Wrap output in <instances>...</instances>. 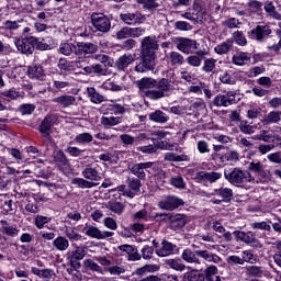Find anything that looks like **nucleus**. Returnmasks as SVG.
<instances>
[{"label":"nucleus","instance_id":"nucleus-52","mask_svg":"<svg viewBox=\"0 0 281 281\" xmlns=\"http://www.w3.org/2000/svg\"><path fill=\"white\" fill-rule=\"evenodd\" d=\"M165 161H188V155H178L176 153H167L164 156Z\"/></svg>","mask_w":281,"mask_h":281},{"label":"nucleus","instance_id":"nucleus-46","mask_svg":"<svg viewBox=\"0 0 281 281\" xmlns=\"http://www.w3.org/2000/svg\"><path fill=\"white\" fill-rule=\"evenodd\" d=\"M149 120H151V122L165 124V122H168V115H166L161 110H156L154 113L149 114Z\"/></svg>","mask_w":281,"mask_h":281},{"label":"nucleus","instance_id":"nucleus-4","mask_svg":"<svg viewBox=\"0 0 281 281\" xmlns=\"http://www.w3.org/2000/svg\"><path fill=\"white\" fill-rule=\"evenodd\" d=\"M157 49H159V43L153 36H145L140 41V56L157 59Z\"/></svg>","mask_w":281,"mask_h":281},{"label":"nucleus","instance_id":"nucleus-53","mask_svg":"<svg viewBox=\"0 0 281 281\" xmlns=\"http://www.w3.org/2000/svg\"><path fill=\"white\" fill-rule=\"evenodd\" d=\"M102 89L105 91H123L124 86L117 85L115 81L106 80L103 82Z\"/></svg>","mask_w":281,"mask_h":281},{"label":"nucleus","instance_id":"nucleus-17","mask_svg":"<svg viewBox=\"0 0 281 281\" xmlns=\"http://www.w3.org/2000/svg\"><path fill=\"white\" fill-rule=\"evenodd\" d=\"M156 254L159 258H166L167 256H172V254H179V247L165 239L161 241V247L156 250Z\"/></svg>","mask_w":281,"mask_h":281},{"label":"nucleus","instance_id":"nucleus-2","mask_svg":"<svg viewBox=\"0 0 281 281\" xmlns=\"http://www.w3.org/2000/svg\"><path fill=\"white\" fill-rule=\"evenodd\" d=\"M224 177L228 183L236 186V188H243V186H246V183H259L251 172L243 170L238 167H235L232 170H226L224 172Z\"/></svg>","mask_w":281,"mask_h":281},{"label":"nucleus","instance_id":"nucleus-8","mask_svg":"<svg viewBox=\"0 0 281 281\" xmlns=\"http://www.w3.org/2000/svg\"><path fill=\"white\" fill-rule=\"evenodd\" d=\"M236 102V92L234 91H224L213 99V105L217 108L224 106L227 109V106H232Z\"/></svg>","mask_w":281,"mask_h":281},{"label":"nucleus","instance_id":"nucleus-38","mask_svg":"<svg viewBox=\"0 0 281 281\" xmlns=\"http://www.w3.org/2000/svg\"><path fill=\"white\" fill-rule=\"evenodd\" d=\"M53 247L57 251H67V249H69V239H67V237L58 236L53 240Z\"/></svg>","mask_w":281,"mask_h":281},{"label":"nucleus","instance_id":"nucleus-16","mask_svg":"<svg viewBox=\"0 0 281 281\" xmlns=\"http://www.w3.org/2000/svg\"><path fill=\"white\" fill-rule=\"evenodd\" d=\"M180 205H183V200L175 195L167 196L158 203V207H160V210H167L168 212L177 210Z\"/></svg>","mask_w":281,"mask_h":281},{"label":"nucleus","instance_id":"nucleus-21","mask_svg":"<svg viewBox=\"0 0 281 281\" xmlns=\"http://www.w3.org/2000/svg\"><path fill=\"white\" fill-rule=\"evenodd\" d=\"M75 249L69 250L66 254V260H85V256H87V246H78L74 245Z\"/></svg>","mask_w":281,"mask_h":281},{"label":"nucleus","instance_id":"nucleus-44","mask_svg":"<svg viewBox=\"0 0 281 281\" xmlns=\"http://www.w3.org/2000/svg\"><path fill=\"white\" fill-rule=\"evenodd\" d=\"M256 128H258V125L249 124L247 121H240L239 123V131L244 133V135H254Z\"/></svg>","mask_w":281,"mask_h":281},{"label":"nucleus","instance_id":"nucleus-41","mask_svg":"<svg viewBox=\"0 0 281 281\" xmlns=\"http://www.w3.org/2000/svg\"><path fill=\"white\" fill-rule=\"evenodd\" d=\"M0 95H3L4 98H9V100H19V98H25V92H21L16 88H12V89L2 91Z\"/></svg>","mask_w":281,"mask_h":281},{"label":"nucleus","instance_id":"nucleus-34","mask_svg":"<svg viewBox=\"0 0 281 281\" xmlns=\"http://www.w3.org/2000/svg\"><path fill=\"white\" fill-rule=\"evenodd\" d=\"M168 60L171 67H181L186 63V57L181 53L172 50L169 53Z\"/></svg>","mask_w":281,"mask_h":281},{"label":"nucleus","instance_id":"nucleus-28","mask_svg":"<svg viewBox=\"0 0 281 281\" xmlns=\"http://www.w3.org/2000/svg\"><path fill=\"white\" fill-rule=\"evenodd\" d=\"M119 249L120 251H125V254L128 255V260H132L133 262L142 260V255H139L137 248L131 245H121Z\"/></svg>","mask_w":281,"mask_h":281},{"label":"nucleus","instance_id":"nucleus-61","mask_svg":"<svg viewBox=\"0 0 281 281\" xmlns=\"http://www.w3.org/2000/svg\"><path fill=\"white\" fill-rule=\"evenodd\" d=\"M30 78H43V67L41 66H30L29 67Z\"/></svg>","mask_w":281,"mask_h":281},{"label":"nucleus","instance_id":"nucleus-54","mask_svg":"<svg viewBox=\"0 0 281 281\" xmlns=\"http://www.w3.org/2000/svg\"><path fill=\"white\" fill-rule=\"evenodd\" d=\"M76 144H91L93 142V135L91 133H81L75 137Z\"/></svg>","mask_w":281,"mask_h":281},{"label":"nucleus","instance_id":"nucleus-33","mask_svg":"<svg viewBox=\"0 0 281 281\" xmlns=\"http://www.w3.org/2000/svg\"><path fill=\"white\" fill-rule=\"evenodd\" d=\"M59 54H63V56H71V54H75L78 52V44L74 43H61L58 48Z\"/></svg>","mask_w":281,"mask_h":281},{"label":"nucleus","instance_id":"nucleus-20","mask_svg":"<svg viewBox=\"0 0 281 281\" xmlns=\"http://www.w3.org/2000/svg\"><path fill=\"white\" fill-rule=\"evenodd\" d=\"M133 63H135V55L124 54L116 59L114 65L117 71H125L130 65H133Z\"/></svg>","mask_w":281,"mask_h":281},{"label":"nucleus","instance_id":"nucleus-35","mask_svg":"<svg viewBox=\"0 0 281 281\" xmlns=\"http://www.w3.org/2000/svg\"><path fill=\"white\" fill-rule=\"evenodd\" d=\"M249 60H251V56L244 52L236 53L232 58L233 65H237L238 67H243L246 63H249Z\"/></svg>","mask_w":281,"mask_h":281},{"label":"nucleus","instance_id":"nucleus-62","mask_svg":"<svg viewBox=\"0 0 281 281\" xmlns=\"http://www.w3.org/2000/svg\"><path fill=\"white\" fill-rule=\"evenodd\" d=\"M66 236L70 240V243H78L82 240V235L76 233L72 228L66 229Z\"/></svg>","mask_w":281,"mask_h":281},{"label":"nucleus","instance_id":"nucleus-3","mask_svg":"<svg viewBox=\"0 0 281 281\" xmlns=\"http://www.w3.org/2000/svg\"><path fill=\"white\" fill-rule=\"evenodd\" d=\"M175 72H172L169 78H162L159 81H156V89L148 90L145 92L146 98L149 100H161V98H166V93H170V91H175Z\"/></svg>","mask_w":281,"mask_h":281},{"label":"nucleus","instance_id":"nucleus-12","mask_svg":"<svg viewBox=\"0 0 281 281\" xmlns=\"http://www.w3.org/2000/svg\"><path fill=\"white\" fill-rule=\"evenodd\" d=\"M233 234L237 240H240L241 243H246V245H250V247H255V249H262V245L260 240L256 238V235H254V233L235 231Z\"/></svg>","mask_w":281,"mask_h":281},{"label":"nucleus","instance_id":"nucleus-11","mask_svg":"<svg viewBox=\"0 0 281 281\" xmlns=\"http://www.w3.org/2000/svg\"><path fill=\"white\" fill-rule=\"evenodd\" d=\"M83 232L89 238H94L95 240H104L111 238L115 233L109 231H100L98 226L86 224Z\"/></svg>","mask_w":281,"mask_h":281},{"label":"nucleus","instance_id":"nucleus-26","mask_svg":"<svg viewBox=\"0 0 281 281\" xmlns=\"http://www.w3.org/2000/svg\"><path fill=\"white\" fill-rule=\"evenodd\" d=\"M81 175L85 179H87L88 181H90L92 183H93V181H101L102 180V176L100 175V171H98V169H95L91 166H87L82 170Z\"/></svg>","mask_w":281,"mask_h":281},{"label":"nucleus","instance_id":"nucleus-43","mask_svg":"<svg viewBox=\"0 0 281 281\" xmlns=\"http://www.w3.org/2000/svg\"><path fill=\"white\" fill-rule=\"evenodd\" d=\"M87 92L93 104H102L104 102V95L100 94L95 88H88Z\"/></svg>","mask_w":281,"mask_h":281},{"label":"nucleus","instance_id":"nucleus-49","mask_svg":"<svg viewBox=\"0 0 281 281\" xmlns=\"http://www.w3.org/2000/svg\"><path fill=\"white\" fill-rule=\"evenodd\" d=\"M216 69V59L214 58H206L204 59L203 66H202V71L204 74H212Z\"/></svg>","mask_w":281,"mask_h":281},{"label":"nucleus","instance_id":"nucleus-13","mask_svg":"<svg viewBox=\"0 0 281 281\" xmlns=\"http://www.w3.org/2000/svg\"><path fill=\"white\" fill-rule=\"evenodd\" d=\"M223 173L216 171H199L194 176L198 183H216Z\"/></svg>","mask_w":281,"mask_h":281},{"label":"nucleus","instance_id":"nucleus-57","mask_svg":"<svg viewBox=\"0 0 281 281\" xmlns=\"http://www.w3.org/2000/svg\"><path fill=\"white\" fill-rule=\"evenodd\" d=\"M224 27L228 30H238V25H240V20L236 18H228L227 20L222 22Z\"/></svg>","mask_w":281,"mask_h":281},{"label":"nucleus","instance_id":"nucleus-40","mask_svg":"<svg viewBox=\"0 0 281 281\" xmlns=\"http://www.w3.org/2000/svg\"><path fill=\"white\" fill-rule=\"evenodd\" d=\"M106 210H110V212H113V214H117V216L122 215L124 213V204L119 201H110L105 204Z\"/></svg>","mask_w":281,"mask_h":281},{"label":"nucleus","instance_id":"nucleus-39","mask_svg":"<svg viewBox=\"0 0 281 281\" xmlns=\"http://www.w3.org/2000/svg\"><path fill=\"white\" fill-rule=\"evenodd\" d=\"M71 184L81 188V190L95 188V186H98V183L91 182L85 178H74L71 179Z\"/></svg>","mask_w":281,"mask_h":281},{"label":"nucleus","instance_id":"nucleus-50","mask_svg":"<svg viewBox=\"0 0 281 281\" xmlns=\"http://www.w3.org/2000/svg\"><path fill=\"white\" fill-rule=\"evenodd\" d=\"M136 3L143 5L144 10H157L159 8L158 0H136Z\"/></svg>","mask_w":281,"mask_h":281},{"label":"nucleus","instance_id":"nucleus-15","mask_svg":"<svg viewBox=\"0 0 281 281\" xmlns=\"http://www.w3.org/2000/svg\"><path fill=\"white\" fill-rule=\"evenodd\" d=\"M156 60L157 59L153 57L140 55V63L135 66L134 71L137 74H146V71H153V69H155V65H157Z\"/></svg>","mask_w":281,"mask_h":281},{"label":"nucleus","instance_id":"nucleus-47","mask_svg":"<svg viewBox=\"0 0 281 281\" xmlns=\"http://www.w3.org/2000/svg\"><path fill=\"white\" fill-rule=\"evenodd\" d=\"M246 273L250 278H261L262 273H265V270L262 269V267L248 266L246 267Z\"/></svg>","mask_w":281,"mask_h":281},{"label":"nucleus","instance_id":"nucleus-51","mask_svg":"<svg viewBox=\"0 0 281 281\" xmlns=\"http://www.w3.org/2000/svg\"><path fill=\"white\" fill-rule=\"evenodd\" d=\"M240 159V155L236 150H227L224 155L221 156V160L225 161H238Z\"/></svg>","mask_w":281,"mask_h":281},{"label":"nucleus","instance_id":"nucleus-23","mask_svg":"<svg viewBox=\"0 0 281 281\" xmlns=\"http://www.w3.org/2000/svg\"><path fill=\"white\" fill-rule=\"evenodd\" d=\"M271 34V29L268 25H258L250 32L251 38L255 41H262Z\"/></svg>","mask_w":281,"mask_h":281},{"label":"nucleus","instance_id":"nucleus-42","mask_svg":"<svg viewBox=\"0 0 281 281\" xmlns=\"http://www.w3.org/2000/svg\"><path fill=\"white\" fill-rule=\"evenodd\" d=\"M92 60H97V63H101L103 67H113V59L105 54H94L92 55Z\"/></svg>","mask_w":281,"mask_h":281},{"label":"nucleus","instance_id":"nucleus-45","mask_svg":"<svg viewBox=\"0 0 281 281\" xmlns=\"http://www.w3.org/2000/svg\"><path fill=\"white\" fill-rule=\"evenodd\" d=\"M159 148H161V143L154 142L153 145L137 147V150H139V153H145L146 155H153L154 153H157V150H159Z\"/></svg>","mask_w":281,"mask_h":281},{"label":"nucleus","instance_id":"nucleus-18","mask_svg":"<svg viewBox=\"0 0 281 281\" xmlns=\"http://www.w3.org/2000/svg\"><path fill=\"white\" fill-rule=\"evenodd\" d=\"M151 161L147 162H139V164H134L132 167H130V171L132 175L137 177V179H146V172L144 170H149V168H153Z\"/></svg>","mask_w":281,"mask_h":281},{"label":"nucleus","instance_id":"nucleus-10","mask_svg":"<svg viewBox=\"0 0 281 281\" xmlns=\"http://www.w3.org/2000/svg\"><path fill=\"white\" fill-rule=\"evenodd\" d=\"M34 43H38V37L30 36L25 38H15L14 44L20 54H32L34 52Z\"/></svg>","mask_w":281,"mask_h":281},{"label":"nucleus","instance_id":"nucleus-64","mask_svg":"<svg viewBox=\"0 0 281 281\" xmlns=\"http://www.w3.org/2000/svg\"><path fill=\"white\" fill-rule=\"evenodd\" d=\"M132 218H133L134 221H148V218H149V216H148V211H146V210L143 209V210H140V211L134 213V214L132 215Z\"/></svg>","mask_w":281,"mask_h":281},{"label":"nucleus","instance_id":"nucleus-22","mask_svg":"<svg viewBox=\"0 0 281 281\" xmlns=\"http://www.w3.org/2000/svg\"><path fill=\"white\" fill-rule=\"evenodd\" d=\"M55 104L61 106V109H69V106H74L76 104V97L64 94L56 97L52 100Z\"/></svg>","mask_w":281,"mask_h":281},{"label":"nucleus","instance_id":"nucleus-7","mask_svg":"<svg viewBox=\"0 0 281 281\" xmlns=\"http://www.w3.org/2000/svg\"><path fill=\"white\" fill-rule=\"evenodd\" d=\"M98 49H100V47H98V44L91 42H78L76 56L77 58H83V60H87V56H94Z\"/></svg>","mask_w":281,"mask_h":281},{"label":"nucleus","instance_id":"nucleus-5","mask_svg":"<svg viewBox=\"0 0 281 281\" xmlns=\"http://www.w3.org/2000/svg\"><path fill=\"white\" fill-rule=\"evenodd\" d=\"M246 171L256 175L259 178V182L269 183L271 181V171L265 169V165L260 160L250 161Z\"/></svg>","mask_w":281,"mask_h":281},{"label":"nucleus","instance_id":"nucleus-1","mask_svg":"<svg viewBox=\"0 0 281 281\" xmlns=\"http://www.w3.org/2000/svg\"><path fill=\"white\" fill-rule=\"evenodd\" d=\"M58 69H60V71H76L77 69H82L86 76H91V74L95 76H106V69L102 64L89 65V60L78 57L72 61L60 58Z\"/></svg>","mask_w":281,"mask_h":281},{"label":"nucleus","instance_id":"nucleus-59","mask_svg":"<svg viewBox=\"0 0 281 281\" xmlns=\"http://www.w3.org/2000/svg\"><path fill=\"white\" fill-rule=\"evenodd\" d=\"M241 260L245 262H249V265H256V255L251 250H244L241 252Z\"/></svg>","mask_w":281,"mask_h":281},{"label":"nucleus","instance_id":"nucleus-56","mask_svg":"<svg viewBox=\"0 0 281 281\" xmlns=\"http://www.w3.org/2000/svg\"><path fill=\"white\" fill-rule=\"evenodd\" d=\"M217 196H222V199H226V201H231L232 196H234V191L229 188H220L215 190Z\"/></svg>","mask_w":281,"mask_h":281},{"label":"nucleus","instance_id":"nucleus-31","mask_svg":"<svg viewBox=\"0 0 281 281\" xmlns=\"http://www.w3.org/2000/svg\"><path fill=\"white\" fill-rule=\"evenodd\" d=\"M157 85V80L153 78H143L138 81H136V87L142 91L143 93H146L148 89H155Z\"/></svg>","mask_w":281,"mask_h":281},{"label":"nucleus","instance_id":"nucleus-19","mask_svg":"<svg viewBox=\"0 0 281 281\" xmlns=\"http://www.w3.org/2000/svg\"><path fill=\"white\" fill-rule=\"evenodd\" d=\"M56 120H57L56 115L50 114L45 116V119L42 121L40 125V132L47 139H49V133H52V127L54 126V124H56Z\"/></svg>","mask_w":281,"mask_h":281},{"label":"nucleus","instance_id":"nucleus-48","mask_svg":"<svg viewBox=\"0 0 281 281\" xmlns=\"http://www.w3.org/2000/svg\"><path fill=\"white\" fill-rule=\"evenodd\" d=\"M83 267H86V269H90V271H95L97 273L104 276V270L102 269V267H100V265L95 263L91 259H85Z\"/></svg>","mask_w":281,"mask_h":281},{"label":"nucleus","instance_id":"nucleus-60","mask_svg":"<svg viewBox=\"0 0 281 281\" xmlns=\"http://www.w3.org/2000/svg\"><path fill=\"white\" fill-rule=\"evenodd\" d=\"M23 21H12V20H5L2 25L4 30H9L10 32H14V30H19L21 27L20 23Z\"/></svg>","mask_w":281,"mask_h":281},{"label":"nucleus","instance_id":"nucleus-27","mask_svg":"<svg viewBox=\"0 0 281 281\" xmlns=\"http://www.w3.org/2000/svg\"><path fill=\"white\" fill-rule=\"evenodd\" d=\"M198 258H202L205 262H213L214 265H218L223 262V259L218 257V255L213 254L209 250H196Z\"/></svg>","mask_w":281,"mask_h":281},{"label":"nucleus","instance_id":"nucleus-30","mask_svg":"<svg viewBox=\"0 0 281 281\" xmlns=\"http://www.w3.org/2000/svg\"><path fill=\"white\" fill-rule=\"evenodd\" d=\"M276 139L277 146L281 148V136L280 135H274L270 134L269 131L262 130L260 131L259 135L256 136V139H259V142H265L266 144H269L271 139Z\"/></svg>","mask_w":281,"mask_h":281},{"label":"nucleus","instance_id":"nucleus-32","mask_svg":"<svg viewBox=\"0 0 281 281\" xmlns=\"http://www.w3.org/2000/svg\"><path fill=\"white\" fill-rule=\"evenodd\" d=\"M232 47H234V41L233 40H226L225 42H222L218 44L214 52L215 54H218V56H223L225 54H229L232 52Z\"/></svg>","mask_w":281,"mask_h":281},{"label":"nucleus","instance_id":"nucleus-55","mask_svg":"<svg viewBox=\"0 0 281 281\" xmlns=\"http://www.w3.org/2000/svg\"><path fill=\"white\" fill-rule=\"evenodd\" d=\"M169 182L173 188H177L178 190H186V181H183V177L181 176L170 178Z\"/></svg>","mask_w":281,"mask_h":281},{"label":"nucleus","instance_id":"nucleus-37","mask_svg":"<svg viewBox=\"0 0 281 281\" xmlns=\"http://www.w3.org/2000/svg\"><path fill=\"white\" fill-rule=\"evenodd\" d=\"M281 122V112L280 111H271L266 114L262 119L263 124H280Z\"/></svg>","mask_w":281,"mask_h":281},{"label":"nucleus","instance_id":"nucleus-63","mask_svg":"<svg viewBox=\"0 0 281 281\" xmlns=\"http://www.w3.org/2000/svg\"><path fill=\"white\" fill-rule=\"evenodd\" d=\"M186 60L190 67H201V63H203V58L198 55H191Z\"/></svg>","mask_w":281,"mask_h":281},{"label":"nucleus","instance_id":"nucleus-25","mask_svg":"<svg viewBox=\"0 0 281 281\" xmlns=\"http://www.w3.org/2000/svg\"><path fill=\"white\" fill-rule=\"evenodd\" d=\"M189 271L182 274V281H205V274L199 272L198 269L188 267Z\"/></svg>","mask_w":281,"mask_h":281},{"label":"nucleus","instance_id":"nucleus-9","mask_svg":"<svg viewBox=\"0 0 281 281\" xmlns=\"http://www.w3.org/2000/svg\"><path fill=\"white\" fill-rule=\"evenodd\" d=\"M173 43L182 54H192V49H199V43L188 37H176Z\"/></svg>","mask_w":281,"mask_h":281},{"label":"nucleus","instance_id":"nucleus-36","mask_svg":"<svg viewBox=\"0 0 281 281\" xmlns=\"http://www.w3.org/2000/svg\"><path fill=\"white\" fill-rule=\"evenodd\" d=\"M165 265H167V267H169V269H173V271L183 272V271H186V269H188V267L179 258L167 259V260H165Z\"/></svg>","mask_w":281,"mask_h":281},{"label":"nucleus","instance_id":"nucleus-6","mask_svg":"<svg viewBox=\"0 0 281 281\" xmlns=\"http://www.w3.org/2000/svg\"><path fill=\"white\" fill-rule=\"evenodd\" d=\"M91 23L97 32H102L106 34L111 30V20L104 13H92Z\"/></svg>","mask_w":281,"mask_h":281},{"label":"nucleus","instance_id":"nucleus-29","mask_svg":"<svg viewBox=\"0 0 281 281\" xmlns=\"http://www.w3.org/2000/svg\"><path fill=\"white\" fill-rule=\"evenodd\" d=\"M169 221L171 223V228L172 229H181L186 227L188 220L186 218V215L183 214H176V215H170Z\"/></svg>","mask_w":281,"mask_h":281},{"label":"nucleus","instance_id":"nucleus-58","mask_svg":"<svg viewBox=\"0 0 281 281\" xmlns=\"http://www.w3.org/2000/svg\"><path fill=\"white\" fill-rule=\"evenodd\" d=\"M233 40L237 45H240L241 47H245V45H247V37H245L243 31H235L233 33Z\"/></svg>","mask_w":281,"mask_h":281},{"label":"nucleus","instance_id":"nucleus-24","mask_svg":"<svg viewBox=\"0 0 281 281\" xmlns=\"http://www.w3.org/2000/svg\"><path fill=\"white\" fill-rule=\"evenodd\" d=\"M181 259L188 265H201V259H199V255L196 250L193 251L190 248H186L181 254Z\"/></svg>","mask_w":281,"mask_h":281},{"label":"nucleus","instance_id":"nucleus-14","mask_svg":"<svg viewBox=\"0 0 281 281\" xmlns=\"http://www.w3.org/2000/svg\"><path fill=\"white\" fill-rule=\"evenodd\" d=\"M121 21L126 25H142V23L146 22V15L136 12V13H121Z\"/></svg>","mask_w":281,"mask_h":281}]
</instances>
